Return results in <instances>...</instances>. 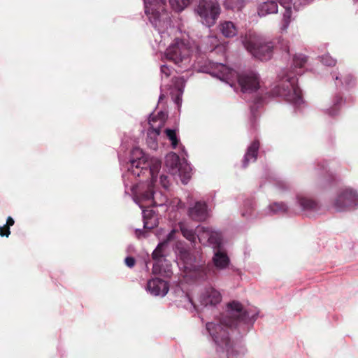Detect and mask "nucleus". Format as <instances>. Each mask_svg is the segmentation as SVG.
<instances>
[{
	"mask_svg": "<svg viewBox=\"0 0 358 358\" xmlns=\"http://www.w3.org/2000/svg\"><path fill=\"white\" fill-rule=\"evenodd\" d=\"M162 166V162L157 157H148L139 148H134L130 153L129 162L122 174L125 187L132 183L134 179L139 178V181L150 177L148 184L131 185V190L134 202L142 209L144 229H152L157 226V215L149 209L150 207H163L168 201L167 196L156 189L157 173Z\"/></svg>",
	"mask_w": 358,
	"mask_h": 358,
	"instance_id": "1",
	"label": "nucleus"
},
{
	"mask_svg": "<svg viewBox=\"0 0 358 358\" xmlns=\"http://www.w3.org/2000/svg\"><path fill=\"white\" fill-rule=\"evenodd\" d=\"M259 314L255 307L245 308L238 301L227 305L226 314L222 320L206 324L203 334L208 335L217 352H225L227 358H243L247 350L244 345L234 343L230 332L236 330L241 335L246 334L253 327Z\"/></svg>",
	"mask_w": 358,
	"mask_h": 358,
	"instance_id": "2",
	"label": "nucleus"
},
{
	"mask_svg": "<svg viewBox=\"0 0 358 358\" xmlns=\"http://www.w3.org/2000/svg\"><path fill=\"white\" fill-rule=\"evenodd\" d=\"M143 2L145 13L157 31L155 41L159 44V48L164 47L171 41L164 53V57L179 68L180 72L189 69L194 65L192 48L184 39L175 38L171 40V34L175 28L171 26L166 0H143Z\"/></svg>",
	"mask_w": 358,
	"mask_h": 358,
	"instance_id": "3",
	"label": "nucleus"
},
{
	"mask_svg": "<svg viewBox=\"0 0 358 358\" xmlns=\"http://www.w3.org/2000/svg\"><path fill=\"white\" fill-rule=\"evenodd\" d=\"M306 62V56L302 54L294 55L290 67L283 69L278 73L276 83L266 94L268 96L281 98L295 108H301L305 103L301 90L297 85V76L302 74Z\"/></svg>",
	"mask_w": 358,
	"mask_h": 358,
	"instance_id": "4",
	"label": "nucleus"
},
{
	"mask_svg": "<svg viewBox=\"0 0 358 358\" xmlns=\"http://www.w3.org/2000/svg\"><path fill=\"white\" fill-rule=\"evenodd\" d=\"M200 71L217 78L231 87L234 86L235 80H237L243 93L255 92L260 86L259 75L254 71H247L238 74L236 71L226 65L210 60L206 61Z\"/></svg>",
	"mask_w": 358,
	"mask_h": 358,
	"instance_id": "5",
	"label": "nucleus"
},
{
	"mask_svg": "<svg viewBox=\"0 0 358 358\" xmlns=\"http://www.w3.org/2000/svg\"><path fill=\"white\" fill-rule=\"evenodd\" d=\"M213 249L212 264L198 267L196 271L197 279L202 281L211 280L217 275V271H222L229 268L231 261L227 252L222 249V245Z\"/></svg>",
	"mask_w": 358,
	"mask_h": 358,
	"instance_id": "6",
	"label": "nucleus"
},
{
	"mask_svg": "<svg viewBox=\"0 0 358 358\" xmlns=\"http://www.w3.org/2000/svg\"><path fill=\"white\" fill-rule=\"evenodd\" d=\"M242 43L248 52L262 61L268 60L273 55V43L254 31L247 32L242 38Z\"/></svg>",
	"mask_w": 358,
	"mask_h": 358,
	"instance_id": "7",
	"label": "nucleus"
},
{
	"mask_svg": "<svg viewBox=\"0 0 358 358\" xmlns=\"http://www.w3.org/2000/svg\"><path fill=\"white\" fill-rule=\"evenodd\" d=\"M331 205L336 212H347L357 209V190L349 186L339 188L332 199Z\"/></svg>",
	"mask_w": 358,
	"mask_h": 358,
	"instance_id": "8",
	"label": "nucleus"
},
{
	"mask_svg": "<svg viewBox=\"0 0 358 358\" xmlns=\"http://www.w3.org/2000/svg\"><path fill=\"white\" fill-rule=\"evenodd\" d=\"M278 3L285 9L280 29L282 31H286L289 27L292 15V0H266L259 3L257 8V13L260 17L277 13Z\"/></svg>",
	"mask_w": 358,
	"mask_h": 358,
	"instance_id": "9",
	"label": "nucleus"
},
{
	"mask_svg": "<svg viewBox=\"0 0 358 358\" xmlns=\"http://www.w3.org/2000/svg\"><path fill=\"white\" fill-rule=\"evenodd\" d=\"M195 12L201 22L208 27L213 26L221 13V8L217 0H199Z\"/></svg>",
	"mask_w": 358,
	"mask_h": 358,
	"instance_id": "10",
	"label": "nucleus"
},
{
	"mask_svg": "<svg viewBox=\"0 0 358 358\" xmlns=\"http://www.w3.org/2000/svg\"><path fill=\"white\" fill-rule=\"evenodd\" d=\"M165 164L171 174L179 176L183 184L187 183L192 168L187 160L185 159L180 160L178 155L170 152L166 156Z\"/></svg>",
	"mask_w": 358,
	"mask_h": 358,
	"instance_id": "11",
	"label": "nucleus"
},
{
	"mask_svg": "<svg viewBox=\"0 0 358 358\" xmlns=\"http://www.w3.org/2000/svg\"><path fill=\"white\" fill-rule=\"evenodd\" d=\"M167 116V113L164 111H159L157 115H150V128L147 132L146 143L151 150H156L158 148V137L161 129L165 124Z\"/></svg>",
	"mask_w": 358,
	"mask_h": 358,
	"instance_id": "12",
	"label": "nucleus"
},
{
	"mask_svg": "<svg viewBox=\"0 0 358 358\" xmlns=\"http://www.w3.org/2000/svg\"><path fill=\"white\" fill-rule=\"evenodd\" d=\"M166 242L162 241L158 244L155 250L152 252V257L155 260L152 266V273L154 274H160L164 277L170 278L172 274L171 264L166 259Z\"/></svg>",
	"mask_w": 358,
	"mask_h": 358,
	"instance_id": "13",
	"label": "nucleus"
},
{
	"mask_svg": "<svg viewBox=\"0 0 358 358\" xmlns=\"http://www.w3.org/2000/svg\"><path fill=\"white\" fill-rule=\"evenodd\" d=\"M196 231V240L198 239L202 245L210 246L212 248H217L222 245V238L220 232L212 227L198 226Z\"/></svg>",
	"mask_w": 358,
	"mask_h": 358,
	"instance_id": "14",
	"label": "nucleus"
},
{
	"mask_svg": "<svg viewBox=\"0 0 358 358\" xmlns=\"http://www.w3.org/2000/svg\"><path fill=\"white\" fill-rule=\"evenodd\" d=\"M200 306L205 308H213L222 301V295L218 289L212 285H208L200 289L197 297Z\"/></svg>",
	"mask_w": 358,
	"mask_h": 358,
	"instance_id": "15",
	"label": "nucleus"
},
{
	"mask_svg": "<svg viewBox=\"0 0 358 358\" xmlns=\"http://www.w3.org/2000/svg\"><path fill=\"white\" fill-rule=\"evenodd\" d=\"M175 252L176 254L177 259L183 264V267L185 270H194V276H196V271L198 268H195L194 262L195 258L192 256L190 252L183 245L182 243H177L175 247Z\"/></svg>",
	"mask_w": 358,
	"mask_h": 358,
	"instance_id": "16",
	"label": "nucleus"
},
{
	"mask_svg": "<svg viewBox=\"0 0 358 358\" xmlns=\"http://www.w3.org/2000/svg\"><path fill=\"white\" fill-rule=\"evenodd\" d=\"M175 252L176 254L177 259L183 264V267L185 270H194V276H196V271L198 268H195L194 262L195 258L192 256L190 252L183 245L182 243H177L175 247Z\"/></svg>",
	"mask_w": 358,
	"mask_h": 358,
	"instance_id": "17",
	"label": "nucleus"
},
{
	"mask_svg": "<svg viewBox=\"0 0 358 358\" xmlns=\"http://www.w3.org/2000/svg\"><path fill=\"white\" fill-rule=\"evenodd\" d=\"M167 282L159 278L149 280L147 282L146 290L152 296H164L169 292Z\"/></svg>",
	"mask_w": 358,
	"mask_h": 358,
	"instance_id": "18",
	"label": "nucleus"
},
{
	"mask_svg": "<svg viewBox=\"0 0 358 358\" xmlns=\"http://www.w3.org/2000/svg\"><path fill=\"white\" fill-rule=\"evenodd\" d=\"M188 215L194 221H205L209 216L207 204L203 201H196L193 206L189 208Z\"/></svg>",
	"mask_w": 358,
	"mask_h": 358,
	"instance_id": "19",
	"label": "nucleus"
},
{
	"mask_svg": "<svg viewBox=\"0 0 358 358\" xmlns=\"http://www.w3.org/2000/svg\"><path fill=\"white\" fill-rule=\"evenodd\" d=\"M259 148V142L255 140L251 143L248 147L245 154L244 155L242 167L245 169L250 163L255 162L257 159Z\"/></svg>",
	"mask_w": 358,
	"mask_h": 358,
	"instance_id": "20",
	"label": "nucleus"
},
{
	"mask_svg": "<svg viewBox=\"0 0 358 358\" xmlns=\"http://www.w3.org/2000/svg\"><path fill=\"white\" fill-rule=\"evenodd\" d=\"M296 203L301 210L305 212H315L320 208L317 201L303 195H298L296 196Z\"/></svg>",
	"mask_w": 358,
	"mask_h": 358,
	"instance_id": "21",
	"label": "nucleus"
},
{
	"mask_svg": "<svg viewBox=\"0 0 358 358\" xmlns=\"http://www.w3.org/2000/svg\"><path fill=\"white\" fill-rule=\"evenodd\" d=\"M331 76L337 87L350 88L355 85V79L350 74L344 75L339 72H333Z\"/></svg>",
	"mask_w": 358,
	"mask_h": 358,
	"instance_id": "22",
	"label": "nucleus"
},
{
	"mask_svg": "<svg viewBox=\"0 0 358 358\" xmlns=\"http://www.w3.org/2000/svg\"><path fill=\"white\" fill-rule=\"evenodd\" d=\"M343 103V97L338 94L334 96L332 105L328 108L322 109L323 113L331 117L338 115L340 108Z\"/></svg>",
	"mask_w": 358,
	"mask_h": 358,
	"instance_id": "23",
	"label": "nucleus"
},
{
	"mask_svg": "<svg viewBox=\"0 0 358 358\" xmlns=\"http://www.w3.org/2000/svg\"><path fill=\"white\" fill-rule=\"evenodd\" d=\"M255 202L254 200L247 199L244 201L243 206L241 208V216L247 220H252L257 217L255 213Z\"/></svg>",
	"mask_w": 358,
	"mask_h": 358,
	"instance_id": "24",
	"label": "nucleus"
},
{
	"mask_svg": "<svg viewBox=\"0 0 358 358\" xmlns=\"http://www.w3.org/2000/svg\"><path fill=\"white\" fill-rule=\"evenodd\" d=\"M220 45V41L218 38L216 36L209 35L204 37L202 41L201 45L198 47L199 50H203V51H213L215 48H218Z\"/></svg>",
	"mask_w": 358,
	"mask_h": 358,
	"instance_id": "25",
	"label": "nucleus"
},
{
	"mask_svg": "<svg viewBox=\"0 0 358 358\" xmlns=\"http://www.w3.org/2000/svg\"><path fill=\"white\" fill-rule=\"evenodd\" d=\"M179 229L182 236L192 243H196L197 231L196 228L194 229L185 222H179Z\"/></svg>",
	"mask_w": 358,
	"mask_h": 358,
	"instance_id": "26",
	"label": "nucleus"
},
{
	"mask_svg": "<svg viewBox=\"0 0 358 358\" xmlns=\"http://www.w3.org/2000/svg\"><path fill=\"white\" fill-rule=\"evenodd\" d=\"M288 210V206L283 202H273L265 210L264 215H271L285 213Z\"/></svg>",
	"mask_w": 358,
	"mask_h": 358,
	"instance_id": "27",
	"label": "nucleus"
},
{
	"mask_svg": "<svg viewBox=\"0 0 358 358\" xmlns=\"http://www.w3.org/2000/svg\"><path fill=\"white\" fill-rule=\"evenodd\" d=\"M220 31L226 38H231L237 34V29L234 22L224 21L220 24Z\"/></svg>",
	"mask_w": 358,
	"mask_h": 358,
	"instance_id": "28",
	"label": "nucleus"
},
{
	"mask_svg": "<svg viewBox=\"0 0 358 358\" xmlns=\"http://www.w3.org/2000/svg\"><path fill=\"white\" fill-rule=\"evenodd\" d=\"M315 171L318 176L324 177L329 182L334 180V175L330 171L326 161L319 162L315 168Z\"/></svg>",
	"mask_w": 358,
	"mask_h": 358,
	"instance_id": "29",
	"label": "nucleus"
},
{
	"mask_svg": "<svg viewBox=\"0 0 358 358\" xmlns=\"http://www.w3.org/2000/svg\"><path fill=\"white\" fill-rule=\"evenodd\" d=\"M245 5V0H224L223 6L226 10H241Z\"/></svg>",
	"mask_w": 358,
	"mask_h": 358,
	"instance_id": "30",
	"label": "nucleus"
},
{
	"mask_svg": "<svg viewBox=\"0 0 358 358\" xmlns=\"http://www.w3.org/2000/svg\"><path fill=\"white\" fill-rule=\"evenodd\" d=\"M192 0H169L171 8L177 13L182 12L191 3Z\"/></svg>",
	"mask_w": 358,
	"mask_h": 358,
	"instance_id": "31",
	"label": "nucleus"
},
{
	"mask_svg": "<svg viewBox=\"0 0 358 358\" xmlns=\"http://www.w3.org/2000/svg\"><path fill=\"white\" fill-rule=\"evenodd\" d=\"M163 207H166V210L167 208H171L172 210H176L184 208L185 203H182L178 198H174L171 201L168 199L166 204H165Z\"/></svg>",
	"mask_w": 358,
	"mask_h": 358,
	"instance_id": "32",
	"label": "nucleus"
},
{
	"mask_svg": "<svg viewBox=\"0 0 358 358\" xmlns=\"http://www.w3.org/2000/svg\"><path fill=\"white\" fill-rule=\"evenodd\" d=\"M165 134L166 137L170 140L172 148L175 149L177 147L179 142V139L176 134V130L171 129H166Z\"/></svg>",
	"mask_w": 358,
	"mask_h": 358,
	"instance_id": "33",
	"label": "nucleus"
},
{
	"mask_svg": "<svg viewBox=\"0 0 358 358\" xmlns=\"http://www.w3.org/2000/svg\"><path fill=\"white\" fill-rule=\"evenodd\" d=\"M14 223V220L11 217H8L6 220V224L3 226H0V236L2 237H8L10 234V227L13 226Z\"/></svg>",
	"mask_w": 358,
	"mask_h": 358,
	"instance_id": "34",
	"label": "nucleus"
},
{
	"mask_svg": "<svg viewBox=\"0 0 358 358\" xmlns=\"http://www.w3.org/2000/svg\"><path fill=\"white\" fill-rule=\"evenodd\" d=\"M313 0H294V2H292V7L293 6V8L294 10L297 11L300 10L303 6H306L310 2H312Z\"/></svg>",
	"mask_w": 358,
	"mask_h": 358,
	"instance_id": "35",
	"label": "nucleus"
},
{
	"mask_svg": "<svg viewBox=\"0 0 358 358\" xmlns=\"http://www.w3.org/2000/svg\"><path fill=\"white\" fill-rule=\"evenodd\" d=\"M321 62L326 66H334L336 63V59L331 57L329 54L324 55L321 57Z\"/></svg>",
	"mask_w": 358,
	"mask_h": 358,
	"instance_id": "36",
	"label": "nucleus"
},
{
	"mask_svg": "<svg viewBox=\"0 0 358 358\" xmlns=\"http://www.w3.org/2000/svg\"><path fill=\"white\" fill-rule=\"evenodd\" d=\"M175 79V85L178 89V91L182 94L183 92L186 80L183 76L176 78Z\"/></svg>",
	"mask_w": 358,
	"mask_h": 358,
	"instance_id": "37",
	"label": "nucleus"
},
{
	"mask_svg": "<svg viewBox=\"0 0 358 358\" xmlns=\"http://www.w3.org/2000/svg\"><path fill=\"white\" fill-rule=\"evenodd\" d=\"M262 103H263V101H262V98H256L255 99L254 103L250 106V110H251V114H252V117H255V116H256L255 112L257 111V108L260 106H262Z\"/></svg>",
	"mask_w": 358,
	"mask_h": 358,
	"instance_id": "38",
	"label": "nucleus"
},
{
	"mask_svg": "<svg viewBox=\"0 0 358 358\" xmlns=\"http://www.w3.org/2000/svg\"><path fill=\"white\" fill-rule=\"evenodd\" d=\"M160 71L162 80L168 78L172 72L171 69L166 64L161 66Z\"/></svg>",
	"mask_w": 358,
	"mask_h": 358,
	"instance_id": "39",
	"label": "nucleus"
},
{
	"mask_svg": "<svg viewBox=\"0 0 358 358\" xmlns=\"http://www.w3.org/2000/svg\"><path fill=\"white\" fill-rule=\"evenodd\" d=\"M275 185L280 190H285L289 187V185L286 181L280 178L275 180Z\"/></svg>",
	"mask_w": 358,
	"mask_h": 358,
	"instance_id": "40",
	"label": "nucleus"
},
{
	"mask_svg": "<svg viewBox=\"0 0 358 358\" xmlns=\"http://www.w3.org/2000/svg\"><path fill=\"white\" fill-rule=\"evenodd\" d=\"M159 184L164 189H167L170 185V181L168 176L164 174L161 175L159 177Z\"/></svg>",
	"mask_w": 358,
	"mask_h": 358,
	"instance_id": "41",
	"label": "nucleus"
},
{
	"mask_svg": "<svg viewBox=\"0 0 358 358\" xmlns=\"http://www.w3.org/2000/svg\"><path fill=\"white\" fill-rule=\"evenodd\" d=\"M124 263L129 268H133L136 264V260L133 257H127Z\"/></svg>",
	"mask_w": 358,
	"mask_h": 358,
	"instance_id": "42",
	"label": "nucleus"
},
{
	"mask_svg": "<svg viewBox=\"0 0 358 358\" xmlns=\"http://www.w3.org/2000/svg\"><path fill=\"white\" fill-rule=\"evenodd\" d=\"M176 232V229H172L166 236V239L164 241L166 242V245L168 244V242L173 240L175 238V234Z\"/></svg>",
	"mask_w": 358,
	"mask_h": 358,
	"instance_id": "43",
	"label": "nucleus"
},
{
	"mask_svg": "<svg viewBox=\"0 0 358 358\" xmlns=\"http://www.w3.org/2000/svg\"><path fill=\"white\" fill-rule=\"evenodd\" d=\"M136 235L138 238H141L142 236H146V231H145L143 229H136Z\"/></svg>",
	"mask_w": 358,
	"mask_h": 358,
	"instance_id": "44",
	"label": "nucleus"
},
{
	"mask_svg": "<svg viewBox=\"0 0 358 358\" xmlns=\"http://www.w3.org/2000/svg\"><path fill=\"white\" fill-rule=\"evenodd\" d=\"M285 51L286 52V53H287V55H289V50L288 47H286V48H285Z\"/></svg>",
	"mask_w": 358,
	"mask_h": 358,
	"instance_id": "45",
	"label": "nucleus"
},
{
	"mask_svg": "<svg viewBox=\"0 0 358 358\" xmlns=\"http://www.w3.org/2000/svg\"><path fill=\"white\" fill-rule=\"evenodd\" d=\"M164 97V94H161L159 97V101H161Z\"/></svg>",
	"mask_w": 358,
	"mask_h": 358,
	"instance_id": "46",
	"label": "nucleus"
},
{
	"mask_svg": "<svg viewBox=\"0 0 358 358\" xmlns=\"http://www.w3.org/2000/svg\"><path fill=\"white\" fill-rule=\"evenodd\" d=\"M120 165L123 167L124 166V164H123V162L122 161V159L120 158Z\"/></svg>",
	"mask_w": 358,
	"mask_h": 358,
	"instance_id": "47",
	"label": "nucleus"
}]
</instances>
